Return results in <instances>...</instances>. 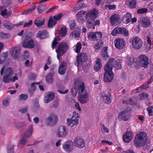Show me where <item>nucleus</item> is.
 I'll return each instance as SVG.
<instances>
[{"instance_id": "nucleus-33", "label": "nucleus", "mask_w": 153, "mask_h": 153, "mask_svg": "<svg viewBox=\"0 0 153 153\" xmlns=\"http://www.w3.org/2000/svg\"><path fill=\"white\" fill-rule=\"evenodd\" d=\"M126 4L129 7L133 8L135 7L136 2L135 0H127Z\"/></svg>"}, {"instance_id": "nucleus-34", "label": "nucleus", "mask_w": 153, "mask_h": 153, "mask_svg": "<svg viewBox=\"0 0 153 153\" xmlns=\"http://www.w3.org/2000/svg\"><path fill=\"white\" fill-rule=\"evenodd\" d=\"M44 19L41 17L37 18L34 21L35 25L37 27H39L43 25L44 24Z\"/></svg>"}, {"instance_id": "nucleus-46", "label": "nucleus", "mask_w": 153, "mask_h": 153, "mask_svg": "<svg viewBox=\"0 0 153 153\" xmlns=\"http://www.w3.org/2000/svg\"><path fill=\"white\" fill-rule=\"evenodd\" d=\"M27 138L23 136L20 140L19 141L18 145L19 147H21V146L25 145L26 143V139Z\"/></svg>"}, {"instance_id": "nucleus-10", "label": "nucleus", "mask_w": 153, "mask_h": 153, "mask_svg": "<svg viewBox=\"0 0 153 153\" xmlns=\"http://www.w3.org/2000/svg\"><path fill=\"white\" fill-rule=\"evenodd\" d=\"M138 62L140 65L143 68H146L149 64V59L146 55L142 54L138 57Z\"/></svg>"}, {"instance_id": "nucleus-24", "label": "nucleus", "mask_w": 153, "mask_h": 153, "mask_svg": "<svg viewBox=\"0 0 153 153\" xmlns=\"http://www.w3.org/2000/svg\"><path fill=\"white\" fill-rule=\"evenodd\" d=\"M12 50V56L14 59H16L20 53L21 48L20 47L18 46L15 47Z\"/></svg>"}, {"instance_id": "nucleus-60", "label": "nucleus", "mask_w": 153, "mask_h": 153, "mask_svg": "<svg viewBox=\"0 0 153 153\" xmlns=\"http://www.w3.org/2000/svg\"><path fill=\"white\" fill-rule=\"evenodd\" d=\"M62 13H60L58 14V15H55L53 18L56 21L61 19V17H62Z\"/></svg>"}, {"instance_id": "nucleus-35", "label": "nucleus", "mask_w": 153, "mask_h": 153, "mask_svg": "<svg viewBox=\"0 0 153 153\" xmlns=\"http://www.w3.org/2000/svg\"><path fill=\"white\" fill-rule=\"evenodd\" d=\"M108 47L107 46H105L103 48L102 50L101 51V55L102 57L105 59H107L108 57L107 53V50Z\"/></svg>"}, {"instance_id": "nucleus-11", "label": "nucleus", "mask_w": 153, "mask_h": 153, "mask_svg": "<svg viewBox=\"0 0 153 153\" xmlns=\"http://www.w3.org/2000/svg\"><path fill=\"white\" fill-rule=\"evenodd\" d=\"M68 134L67 128L64 126H60L56 133V136L59 137H65Z\"/></svg>"}, {"instance_id": "nucleus-36", "label": "nucleus", "mask_w": 153, "mask_h": 153, "mask_svg": "<svg viewBox=\"0 0 153 153\" xmlns=\"http://www.w3.org/2000/svg\"><path fill=\"white\" fill-rule=\"evenodd\" d=\"M56 23V21L53 18V17H51L48 23V26L50 28H52Z\"/></svg>"}, {"instance_id": "nucleus-23", "label": "nucleus", "mask_w": 153, "mask_h": 153, "mask_svg": "<svg viewBox=\"0 0 153 153\" xmlns=\"http://www.w3.org/2000/svg\"><path fill=\"white\" fill-rule=\"evenodd\" d=\"M54 94L52 92H48L46 93L45 97L44 102L48 103L52 100L54 97Z\"/></svg>"}, {"instance_id": "nucleus-25", "label": "nucleus", "mask_w": 153, "mask_h": 153, "mask_svg": "<svg viewBox=\"0 0 153 153\" xmlns=\"http://www.w3.org/2000/svg\"><path fill=\"white\" fill-rule=\"evenodd\" d=\"M48 36V33L46 30L40 31L36 35V37L40 39H43Z\"/></svg>"}, {"instance_id": "nucleus-37", "label": "nucleus", "mask_w": 153, "mask_h": 153, "mask_svg": "<svg viewBox=\"0 0 153 153\" xmlns=\"http://www.w3.org/2000/svg\"><path fill=\"white\" fill-rule=\"evenodd\" d=\"M70 28L71 30L76 29L77 28L76 23L75 21L71 20L68 22Z\"/></svg>"}, {"instance_id": "nucleus-9", "label": "nucleus", "mask_w": 153, "mask_h": 153, "mask_svg": "<svg viewBox=\"0 0 153 153\" xmlns=\"http://www.w3.org/2000/svg\"><path fill=\"white\" fill-rule=\"evenodd\" d=\"M57 121L58 118L56 115L54 113H51L46 119V123L47 126H52L56 123Z\"/></svg>"}, {"instance_id": "nucleus-62", "label": "nucleus", "mask_w": 153, "mask_h": 153, "mask_svg": "<svg viewBox=\"0 0 153 153\" xmlns=\"http://www.w3.org/2000/svg\"><path fill=\"white\" fill-rule=\"evenodd\" d=\"M142 86H140L139 87H138V88L134 90L133 91V93H137L138 92H140L141 91L143 90L142 88Z\"/></svg>"}, {"instance_id": "nucleus-38", "label": "nucleus", "mask_w": 153, "mask_h": 153, "mask_svg": "<svg viewBox=\"0 0 153 153\" xmlns=\"http://www.w3.org/2000/svg\"><path fill=\"white\" fill-rule=\"evenodd\" d=\"M3 25L8 29L10 30L13 28L14 25L13 24L8 21H5L3 22Z\"/></svg>"}, {"instance_id": "nucleus-26", "label": "nucleus", "mask_w": 153, "mask_h": 153, "mask_svg": "<svg viewBox=\"0 0 153 153\" xmlns=\"http://www.w3.org/2000/svg\"><path fill=\"white\" fill-rule=\"evenodd\" d=\"M66 63L64 62H62L59 67L58 69L59 74L62 75L64 74L66 71Z\"/></svg>"}, {"instance_id": "nucleus-48", "label": "nucleus", "mask_w": 153, "mask_h": 153, "mask_svg": "<svg viewBox=\"0 0 153 153\" xmlns=\"http://www.w3.org/2000/svg\"><path fill=\"white\" fill-rule=\"evenodd\" d=\"M120 34H122L126 36H127L128 35L129 33L128 31L125 28L120 27Z\"/></svg>"}, {"instance_id": "nucleus-63", "label": "nucleus", "mask_w": 153, "mask_h": 153, "mask_svg": "<svg viewBox=\"0 0 153 153\" xmlns=\"http://www.w3.org/2000/svg\"><path fill=\"white\" fill-rule=\"evenodd\" d=\"M28 108L27 107H26L25 108H23L19 110V111L21 113H24L26 112Z\"/></svg>"}, {"instance_id": "nucleus-1", "label": "nucleus", "mask_w": 153, "mask_h": 153, "mask_svg": "<svg viewBox=\"0 0 153 153\" xmlns=\"http://www.w3.org/2000/svg\"><path fill=\"white\" fill-rule=\"evenodd\" d=\"M122 62V60L120 59L111 58L109 59L104 67L105 72L104 76L105 82H109L113 80L114 77V74L112 71L113 67H114L116 70L120 69Z\"/></svg>"}, {"instance_id": "nucleus-51", "label": "nucleus", "mask_w": 153, "mask_h": 153, "mask_svg": "<svg viewBox=\"0 0 153 153\" xmlns=\"http://www.w3.org/2000/svg\"><path fill=\"white\" fill-rule=\"evenodd\" d=\"M85 13L86 12L83 10H82L78 12L76 14L77 19L82 18Z\"/></svg>"}, {"instance_id": "nucleus-30", "label": "nucleus", "mask_w": 153, "mask_h": 153, "mask_svg": "<svg viewBox=\"0 0 153 153\" xmlns=\"http://www.w3.org/2000/svg\"><path fill=\"white\" fill-rule=\"evenodd\" d=\"M80 32L79 31L74 30L72 31L70 33L69 37L71 39H75L77 40L80 36Z\"/></svg>"}, {"instance_id": "nucleus-29", "label": "nucleus", "mask_w": 153, "mask_h": 153, "mask_svg": "<svg viewBox=\"0 0 153 153\" xmlns=\"http://www.w3.org/2000/svg\"><path fill=\"white\" fill-rule=\"evenodd\" d=\"M83 82L78 81L77 80H76L75 82V87L72 89L71 91L73 94L74 96H76L77 94V91L79 92L77 89L78 87Z\"/></svg>"}, {"instance_id": "nucleus-42", "label": "nucleus", "mask_w": 153, "mask_h": 153, "mask_svg": "<svg viewBox=\"0 0 153 153\" xmlns=\"http://www.w3.org/2000/svg\"><path fill=\"white\" fill-rule=\"evenodd\" d=\"M8 53L7 52L3 53L0 56V64H2L7 57Z\"/></svg>"}, {"instance_id": "nucleus-2", "label": "nucleus", "mask_w": 153, "mask_h": 153, "mask_svg": "<svg viewBox=\"0 0 153 153\" xmlns=\"http://www.w3.org/2000/svg\"><path fill=\"white\" fill-rule=\"evenodd\" d=\"M4 66L1 69L0 73L1 76L3 75L4 73V75L3 77V82L5 83H8L10 82H14L16 80H17L18 78L21 76L22 72L21 69H19L16 71V73L15 76L11 77L12 76L13 71V69L10 67H7L5 70Z\"/></svg>"}, {"instance_id": "nucleus-31", "label": "nucleus", "mask_w": 153, "mask_h": 153, "mask_svg": "<svg viewBox=\"0 0 153 153\" xmlns=\"http://www.w3.org/2000/svg\"><path fill=\"white\" fill-rule=\"evenodd\" d=\"M131 18V15L130 13H126L123 16L122 19L123 22L125 24H128L130 22Z\"/></svg>"}, {"instance_id": "nucleus-22", "label": "nucleus", "mask_w": 153, "mask_h": 153, "mask_svg": "<svg viewBox=\"0 0 153 153\" xmlns=\"http://www.w3.org/2000/svg\"><path fill=\"white\" fill-rule=\"evenodd\" d=\"M72 142L71 140H68L65 142L63 145V149L67 152H71L72 149Z\"/></svg>"}, {"instance_id": "nucleus-5", "label": "nucleus", "mask_w": 153, "mask_h": 153, "mask_svg": "<svg viewBox=\"0 0 153 153\" xmlns=\"http://www.w3.org/2000/svg\"><path fill=\"white\" fill-rule=\"evenodd\" d=\"M79 117V115L76 111H74L72 117L67 120V125L72 127L78 125Z\"/></svg>"}, {"instance_id": "nucleus-54", "label": "nucleus", "mask_w": 153, "mask_h": 153, "mask_svg": "<svg viewBox=\"0 0 153 153\" xmlns=\"http://www.w3.org/2000/svg\"><path fill=\"white\" fill-rule=\"evenodd\" d=\"M27 98V96L24 94H21L19 97V100L21 101H25Z\"/></svg>"}, {"instance_id": "nucleus-50", "label": "nucleus", "mask_w": 153, "mask_h": 153, "mask_svg": "<svg viewBox=\"0 0 153 153\" xmlns=\"http://www.w3.org/2000/svg\"><path fill=\"white\" fill-rule=\"evenodd\" d=\"M60 37L59 36H57L53 40L52 42V47L53 48L56 47V45L57 44L58 42L57 41H59L60 40Z\"/></svg>"}, {"instance_id": "nucleus-8", "label": "nucleus", "mask_w": 153, "mask_h": 153, "mask_svg": "<svg viewBox=\"0 0 153 153\" xmlns=\"http://www.w3.org/2000/svg\"><path fill=\"white\" fill-rule=\"evenodd\" d=\"M88 38L91 41H95L100 39L102 35L100 32L91 31L88 33Z\"/></svg>"}, {"instance_id": "nucleus-55", "label": "nucleus", "mask_w": 153, "mask_h": 153, "mask_svg": "<svg viewBox=\"0 0 153 153\" xmlns=\"http://www.w3.org/2000/svg\"><path fill=\"white\" fill-rule=\"evenodd\" d=\"M67 33V30L65 27H62L60 30V35L61 36L63 37Z\"/></svg>"}, {"instance_id": "nucleus-41", "label": "nucleus", "mask_w": 153, "mask_h": 153, "mask_svg": "<svg viewBox=\"0 0 153 153\" xmlns=\"http://www.w3.org/2000/svg\"><path fill=\"white\" fill-rule=\"evenodd\" d=\"M47 5L43 4L39 6L37 8L38 12L39 13H41L45 11L47 8Z\"/></svg>"}, {"instance_id": "nucleus-20", "label": "nucleus", "mask_w": 153, "mask_h": 153, "mask_svg": "<svg viewBox=\"0 0 153 153\" xmlns=\"http://www.w3.org/2000/svg\"><path fill=\"white\" fill-rule=\"evenodd\" d=\"M133 138V134L130 131H127L123 135V141L127 143L131 141Z\"/></svg>"}, {"instance_id": "nucleus-12", "label": "nucleus", "mask_w": 153, "mask_h": 153, "mask_svg": "<svg viewBox=\"0 0 153 153\" xmlns=\"http://www.w3.org/2000/svg\"><path fill=\"white\" fill-rule=\"evenodd\" d=\"M137 59L136 58L132 57L131 58L129 56H127L126 59V62L127 65L131 66L133 64L135 68L138 69L140 68V66L139 64L137 63Z\"/></svg>"}, {"instance_id": "nucleus-61", "label": "nucleus", "mask_w": 153, "mask_h": 153, "mask_svg": "<svg viewBox=\"0 0 153 153\" xmlns=\"http://www.w3.org/2000/svg\"><path fill=\"white\" fill-rule=\"evenodd\" d=\"M149 115L150 116L153 115V106H151L148 107L147 108Z\"/></svg>"}, {"instance_id": "nucleus-17", "label": "nucleus", "mask_w": 153, "mask_h": 153, "mask_svg": "<svg viewBox=\"0 0 153 153\" xmlns=\"http://www.w3.org/2000/svg\"><path fill=\"white\" fill-rule=\"evenodd\" d=\"M140 24L144 27H149L150 25V20L147 17H141L138 21Z\"/></svg>"}, {"instance_id": "nucleus-56", "label": "nucleus", "mask_w": 153, "mask_h": 153, "mask_svg": "<svg viewBox=\"0 0 153 153\" xmlns=\"http://www.w3.org/2000/svg\"><path fill=\"white\" fill-rule=\"evenodd\" d=\"M148 11V9L146 8L139 9L137 10V13L140 14H143L146 13Z\"/></svg>"}, {"instance_id": "nucleus-16", "label": "nucleus", "mask_w": 153, "mask_h": 153, "mask_svg": "<svg viewBox=\"0 0 153 153\" xmlns=\"http://www.w3.org/2000/svg\"><path fill=\"white\" fill-rule=\"evenodd\" d=\"M114 45L119 49L121 50L123 49L126 45V42L124 39L119 38L115 39L114 41Z\"/></svg>"}, {"instance_id": "nucleus-49", "label": "nucleus", "mask_w": 153, "mask_h": 153, "mask_svg": "<svg viewBox=\"0 0 153 153\" xmlns=\"http://www.w3.org/2000/svg\"><path fill=\"white\" fill-rule=\"evenodd\" d=\"M126 102L127 104L133 105H136L137 103V101L134 98H129L127 100Z\"/></svg>"}, {"instance_id": "nucleus-15", "label": "nucleus", "mask_w": 153, "mask_h": 153, "mask_svg": "<svg viewBox=\"0 0 153 153\" xmlns=\"http://www.w3.org/2000/svg\"><path fill=\"white\" fill-rule=\"evenodd\" d=\"M130 110H125L119 113V119L124 121H126L131 116Z\"/></svg>"}, {"instance_id": "nucleus-7", "label": "nucleus", "mask_w": 153, "mask_h": 153, "mask_svg": "<svg viewBox=\"0 0 153 153\" xmlns=\"http://www.w3.org/2000/svg\"><path fill=\"white\" fill-rule=\"evenodd\" d=\"M68 49V46L65 42H61L59 44L56 50L57 58L59 60V57L64 54Z\"/></svg>"}, {"instance_id": "nucleus-44", "label": "nucleus", "mask_w": 153, "mask_h": 153, "mask_svg": "<svg viewBox=\"0 0 153 153\" xmlns=\"http://www.w3.org/2000/svg\"><path fill=\"white\" fill-rule=\"evenodd\" d=\"M53 73H49L48 74L46 77V81L48 83H52L53 81Z\"/></svg>"}, {"instance_id": "nucleus-13", "label": "nucleus", "mask_w": 153, "mask_h": 153, "mask_svg": "<svg viewBox=\"0 0 153 153\" xmlns=\"http://www.w3.org/2000/svg\"><path fill=\"white\" fill-rule=\"evenodd\" d=\"M87 59V56L85 53H81L77 56L75 64L77 67L80 66L81 65L82 62H85Z\"/></svg>"}, {"instance_id": "nucleus-45", "label": "nucleus", "mask_w": 153, "mask_h": 153, "mask_svg": "<svg viewBox=\"0 0 153 153\" xmlns=\"http://www.w3.org/2000/svg\"><path fill=\"white\" fill-rule=\"evenodd\" d=\"M87 22L86 24V26L89 29H94L95 27L94 25L93 22L90 21V20L87 19Z\"/></svg>"}, {"instance_id": "nucleus-21", "label": "nucleus", "mask_w": 153, "mask_h": 153, "mask_svg": "<svg viewBox=\"0 0 153 153\" xmlns=\"http://www.w3.org/2000/svg\"><path fill=\"white\" fill-rule=\"evenodd\" d=\"M74 144L75 146L79 148L84 147L85 143L83 139L79 137H76L74 141Z\"/></svg>"}, {"instance_id": "nucleus-40", "label": "nucleus", "mask_w": 153, "mask_h": 153, "mask_svg": "<svg viewBox=\"0 0 153 153\" xmlns=\"http://www.w3.org/2000/svg\"><path fill=\"white\" fill-rule=\"evenodd\" d=\"M82 48V44L80 42H78L74 47V49L75 51L77 53H79Z\"/></svg>"}, {"instance_id": "nucleus-43", "label": "nucleus", "mask_w": 153, "mask_h": 153, "mask_svg": "<svg viewBox=\"0 0 153 153\" xmlns=\"http://www.w3.org/2000/svg\"><path fill=\"white\" fill-rule=\"evenodd\" d=\"M39 82H33L31 84L30 88L29 90V92L30 94H32L34 92L35 88V85L36 84L38 85L40 84Z\"/></svg>"}, {"instance_id": "nucleus-14", "label": "nucleus", "mask_w": 153, "mask_h": 153, "mask_svg": "<svg viewBox=\"0 0 153 153\" xmlns=\"http://www.w3.org/2000/svg\"><path fill=\"white\" fill-rule=\"evenodd\" d=\"M97 13L98 10L97 9L93 10L87 13L85 18L86 19L93 21L97 17Z\"/></svg>"}, {"instance_id": "nucleus-32", "label": "nucleus", "mask_w": 153, "mask_h": 153, "mask_svg": "<svg viewBox=\"0 0 153 153\" xmlns=\"http://www.w3.org/2000/svg\"><path fill=\"white\" fill-rule=\"evenodd\" d=\"M102 96L104 102L106 103L109 104L111 102L110 95L108 92L105 93V94H102Z\"/></svg>"}, {"instance_id": "nucleus-58", "label": "nucleus", "mask_w": 153, "mask_h": 153, "mask_svg": "<svg viewBox=\"0 0 153 153\" xmlns=\"http://www.w3.org/2000/svg\"><path fill=\"white\" fill-rule=\"evenodd\" d=\"M14 146L13 145L8 146L7 150L8 153H13Z\"/></svg>"}, {"instance_id": "nucleus-52", "label": "nucleus", "mask_w": 153, "mask_h": 153, "mask_svg": "<svg viewBox=\"0 0 153 153\" xmlns=\"http://www.w3.org/2000/svg\"><path fill=\"white\" fill-rule=\"evenodd\" d=\"M10 102V98L8 97L5 98L2 102V104L3 105L5 106H8L9 105Z\"/></svg>"}, {"instance_id": "nucleus-3", "label": "nucleus", "mask_w": 153, "mask_h": 153, "mask_svg": "<svg viewBox=\"0 0 153 153\" xmlns=\"http://www.w3.org/2000/svg\"><path fill=\"white\" fill-rule=\"evenodd\" d=\"M77 89L79 91V101L82 103H86L89 100V94L87 91H85V84L82 82L78 87Z\"/></svg>"}, {"instance_id": "nucleus-39", "label": "nucleus", "mask_w": 153, "mask_h": 153, "mask_svg": "<svg viewBox=\"0 0 153 153\" xmlns=\"http://www.w3.org/2000/svg\"><path fill=\"white\" fill-rule=\"evenodd\" d=\"M148 94L145 92L142 93L138 95V98L140 100H148Z\"/></svg>"}, {"instance_id": "nucleus-47", "label": "nucleus", "mask_w": 153, "mask_h": 153, "mask_svg": "<svg viewBox=\"0 0 153 153\" xmlns=\"http://www.w3.org/2000/svg\"><path fill=\"white\" fill-rule=\"evenodd\" d=\"M120 27H115L113 30L111 34L113 36L116 35L117 34H120Z\"/></svg>"}, {"instance_id": "nucleus-59", "label": "nucleus", "mask_w": 153, "mask_h": 153, "mask_svg": "<svg viewBox=\"0 0 153 153\" xmlns=\"http://www.w3.org/2000/svg\"><path fill=\"white\" fill-rule=\"evenodd\" d=\"M11 14V11H9L7 13V10H5L2 11L1 12V14L2 16H5L6 15L9 16Z\"/></svg>"}, {"instance_id": "nucleus-64", "label": "nucleus", "mask_w": 153, "mask_h": 153, "mask_svg": "<svg viewBox=\"0 0 153 153\" xmlns=\"http://www.w3.org/2000/svg\"><path fill=\"white\" fill-rule=\"evenodd\" d=\"M29 52L27 51H25L24 52V53L23 55V57L24 59H26L29 57Z\"/></svg>"}, {"instance_id": "nucleus-19", "label": "nucleus", "mask_w": 153, "mask_h": 153, "mask_svg": "<svg viewBox=\"0 0 153 153\" xmlns=\"http://www.w3.org/2000/svg\"><path fill=\"white\" fill-rule=\"evenodd\" d=\"M22 45L23 47L30 48H33L35 46L33 40L30 38L25 39L22 43Z\"/></svg>"}, {"instance_id": "nucleus-6", "label": "nucleus", "mask_w": 153, "mask_h": 153, "mask_svg": "<svg viewBox=\"0 0 153 153\" xmlns=\"http://www.w3.org/2000/svg\"><path fill=\"white\" fill-rule=\"evenodd\" d=\"M132 48L136 50L140 49L142 47L143 42L142 39L138 37H135L129 41Z\"/></svg>"}, {"instance_id": "nucleus-18", "label": "nucleus", "mask_w": 153, "mask_h": 153, "mask_svg": "<svg viewBox=\"0 0 153 153\" xmlns=\"http://www.w3.org/2000/svg\"><path fill=\"white\" fill-rule=\"evenodd\" d=\"M120 16L118 14H115L112 15L110 18L111 24L113 26L118 25L119 24V21Z\"/></svg>"}, {"instance_id": "nucleus-57", "label": "nucleus", "mask_w": 153, "mask_h": 153, "mask_svg": "<svg viewBox=\"0 0 153 153\" xmlns=\"http://www.w3.org/2000/svg\"><path fill=\"white\" fill-rule=\"evenodd\" d=\"M36 8V6H34L31 7L30 8L25 10L24 12V14H28L29 13H31Z\"/></svg>"}, {"instance_id": "nucleus-28", "label": "nucleus", "mask_w": 153, "mask_h": 153, "mask_svg": "<svg viewBox=\"0 0 153 153\" xmlns=\"http://www.w3.org/2000/svg\"><path fill=\"white\" fill-rule=\"evenodd\" d=\"M33 126L32 125H30L28 129L25 131L24 136L27 138L30 137L32 134Z\"/></svg>"}, {"instance_id": "nucleus-4", "label": "nucleus", "mask_w": 153, "mask_h": 153, "mask_svg": "<svg viewBox=\"0 0 153 153\" xmlns=\"http://www.w3.org/2000/svg\"><path fill=\"white\" fill-rule=\"evenodd\" d=\"M146 134L145 133L141 132L137 134L134 140V146L136 148L143 146L146 140Z\"/></svg>"}, {"instance_id": "nucleus-53", "label": "nucleus", "mask_w": 153, "mask_h": 153, "mask_svg": "<svg viewBox=\"0 0 153 153\" xmlns=\"http://www.w3.org/2000/svg\"><path fill=\"white\" fill-rule=\"evenodd\" d=\"M101 131L103 134L108 133L109 132L108 129L104 124L102 126Z\"/></svg>"}, {"instance_id": "nucleus-27", "label": "nucleus", "mask_w": 153, "mask_h": 153, "mask_svg": "<svg viewBox=\"0 0 153 153\" xmlns=\"http://www.w3.org/2000/svg\"><path fill=\"white\" fill-rule=\"evenodd\" d=\"M95 64L94 65V69L96 71H100L102 68V65L101 59L99 58H97L95 60Z\"/></svg>"}]
</instances>
